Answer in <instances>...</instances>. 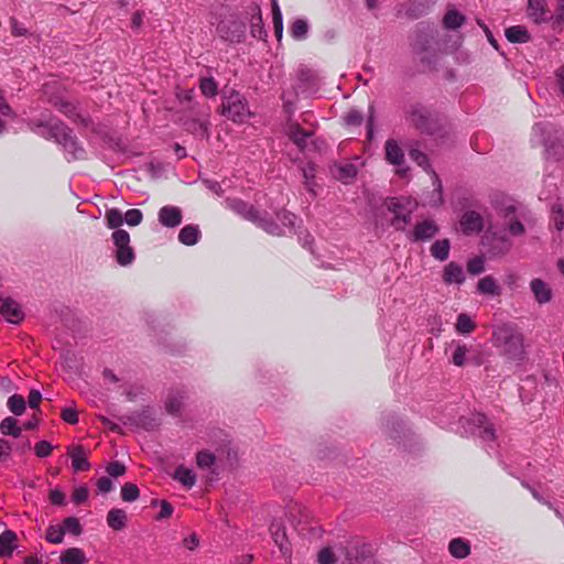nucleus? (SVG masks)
Returning <instances> with one entry per match:
<instances>
[{"mask_svg":"<svg viewBox=\"0 0 564 564\" xmlns=\"http://www.w3.org/2000/svg\"><path fill=\"white\" fill-rule=\"evenodd\" d=\"M491 344L508 365L519 367L528 358L524 336L513 325L502 324L495 327Z\"/></svg>","mask_w":564,"mask_h":564,"instance_id":"nucleus-1","label":"nucleus"},{"mask_svg":"<svg viewBox=\"0 0 564 564\" xmlns=\"http://www.w3.org/2000/svg\"><path fill=\"white\" fill-rule=\"evenodd\" d=\"M30 128L45 139H53L61 144L67 153V160H79L84 158L85 151L72 135V131L57 120H32Z\"/></svg>","mask_w":564,"mask_h":564,"instance_id":"nucleus-2","label":"nucleus"},{"mask_svg":"<svg viewBox=\"0 0 564 564\" xmlns=\"http://www.w3.org/2000/svg\"><path fill=\"white\" fill-rule=\"evenodd\" d=\"M417 203L409 197L391 198L388 202V209L394 215L392 225L397 229H404L411 220V215L415 210Z\"/></svg>","mask_w":564,"mask_h":564,"instance_id":"nucleus-3","label":"nucleus"},{"mask_svg":"<svg viewBox=\"0 0 564 564\" xmlns=\"http://www.w3.org/2000/svg\"><path fill=\"white\" fill-rule=\"evenodd\" d=\"M221 107L223 115L235 122H245L251 116L245 98L234 90L224 97Z\"/></svg>","mask_w":564,"mask_h":564,"instance_id":"nucleus-4","label":"nucleus"},{"mask_svg":"<svg viewBox=\"0 0 564 564\" xmlns=\"http://www.w3.org/2000/svg\"><path fill=\"white\" fill-rule=\"evenodd\" d=\"M358 550L356 547L343 549L338 547L335 551L332 549H323L318 553L319 564H362L357 556Z\"/></svg>","mask_w":564,"mask_h":564,"instance_id":"nucleus-5","label":"nucleus"},{"mask_svg":"<svg viewBox=\"0 0 564 564\" xmlns=\"http://www.w3.org/2000/svg\"><path fill=\"white\" fill-rule=\"evenodd\" d=\"M111 239L115 246V257L117 262L122 265H129L134 260V251L130 246V235L123 229H117L112 232Z\"/></svg>","mask_w":564,"mask_h":564,"instance_id":"nucleus-6","label":"nucleus"},{"mask_svg":"<svg viewBox=\"0 0 564 564\" xmlns=\"http://www.w3.org/2000/svg\"><path fill=\"white\" fill-rule=\"evenodd\" d=\"M232 208L237 213L241 214L245 218L253 223H257L261 228H263L267 232L271 235L281 236L285 232L284 229L279 225L268 221L267 219L260 217L259 212L256 210L252 206L246 204L245 202H234Z\"/></svg>","mask_w":564,"mask_h":564,"instance_id":"nucleus-7","label":"nucleus"},{"mask_svg":"<svg viewBox=\"0 0 564 564\" xmlns=\"http://www.w3.org/2000/svg\"><path fill=\"white\" fill-rule=\"evenodd\" d=\"M481 243L487 248L491 257L503 256L511 249V241L498 232L495 227H489L481 238Z\"/></svg>","mask_w":564,"mask_h":564,"instance_id":"nucleus-8","label":"nucleus"},{"mask_svg":"<svg viewBox=\"0 0 564 564\" xmlns=\"http://www.w3.org/2000/svg\"><path fill=\"white\" fill-rule=\"evenodd\" d=\"M527 15L535 24L546 23L552 19L546 0H528Z\"/></svg>","mask_w":564,"mask_h":564,"instance_id":"nucleus-9","label":"nucleus"},{"mask_svg":"<svg viewBox=\"0 0 564 564\" xmlns=\"http://www.w3.org/2000/svg\"><path fill=\"white\" fill-rule=\"evenodd\" d=\"M386 159L389 163L399 166L397 173L404 176L406 169L401 167L404 163V153L395 140H388L384 145Z\"/></svg>","mask_w":564,"mask_h":564,"instance_id":"nucleus-10","label":"nucleus"},{"mask_svg":"<svg viewBox=\"0 0 564 564\" xmlns=\"http://www.w3.org/2000/svg\"><path fill=\"white\" fill-rule=\"evenodd\" d=\"M459 226L466 235L477 234L484 228V219L475 210L466 212L459 220Z\"/></svg>","mask_w":564,"mask_h":564,"instance_id":"nucleus-11","label":"nucleus"},{"mask_svg":"<svg viewBox=\"0 0 564 564\" xmlns=\"http://www.w3.org/2000/svg\"><path fill=\"white\" fill-rule=\"evenodd\" d=\"M159 221L167 228L177 227L182 223V210L176 206H163L158 214Z\"/></svg>","mask_w":564,"mask_h":564,"instance_id":"nucleus-12","label":"nucleus"},{"mask_svg":"<svg viewBox=\"0 0 564 564\" xmlns=\"http://www.w3.org/2000/svg\"><path fill=\"white\" fill-rule=\"evenodd\" d=\"M0 314L12 324L20 323L24 317L20 305L9 297L1 301Z\"/></svg>","mask_w":564,"mask_h":564,"instance_id":"nucleus-13","label":"nucleus"},{"mask_svg":"<svg viewBox=\"0 0 564 564\" xmlns=\"http://www.w3.org/2000/svg\"><path fill=\"white\" fill-rule=\"evenodd\" d=\"M530 290L539 304H546L552 300V289L542 279H533L530 282Z\"/></svg>","mask_w":564,"mask_h":564,"instance_id":"nucleus-14","label":"nucleus"},{"mask_svg":"<svg viewBox=\"0 0 564 564\" xmlns=\"http://www.w3.org/2000/svg\"><path fill=\"white\" fill-rule=\"evenodd\" d=\"M50 102L72 120L86 124V120L76 111V106L73 102L63 97H52Z\"/></svg>","mask_w":564,"mask_h":564,"instance_id":"nucleus-15","label":"nucleus"},{"mask_svg":"<svg viewBox=\"0 0 564 564\" xmlns=\"http://www.w3.org/2000/svg\"><path fill=\"white\" fill-rule=\"evenodd\" d=\"M473 423L475 425L474 433L481 437L484 441H494L495 440V430L491 423L488 422L487 417L484 414H476L473 417Z\"/></svg>","mask_w":564,"mask_h":564,"instance_id":"nucleus-16","label":"nucleus"},{"mask_svg":"<svg viewBox=\"0 0 564 564\" xmlns=\"http://www.w3.org/2000/svg\"><path fill=\"white\" fill-rule=\"evenodd\" d=\"M270 532L274 543L279 546L283 554L289 552V543L288 536L285 532V528L283 527L281 521H273L270 525Z\"/></svg>","mask_w":564,"mask_h":564,"instance_id":"nucleus-17","label":"nucleus"},{"mask_svg":"<svg viewBox=\"0 0 564 564\" xmlns=\"http://www.w3.org/2000/svg\"><path fill=\"white\" fill-rule=\"evenodd\" d=\"M443 280L446 284H463L465 281L463 268L455 262H449L444 268Z\"/></svg>","mask_w":564,"mask_h":564,"instance_id":"nucleus-18","label":"nucleus"},{"mask_svg":"<svg viewBox=\"0 0 564 564\" xmlns=\"http://www.w3.org/2000/svg\"><path fill=\"white\" fill-rule=\"evenodd\" d=\"M438 228L433 220H423L419 223L413 230V240H427L436 235Z\"/></svg>","mask_w":564,"mask_h":564,"instance_id":"nucleus-19","label":"nucleus"},{"mask_svg":"<svg viewBox=\"0 0 564 564\" xmlns=\"http://www.w3.org/2000/svg\"><path fill=\"white\" fill-rule=\"evenodd\" d=\"M17 534L7 530L0 534V557H11L17 549Z\"/></svg>","mask_w":564,"mask_h":564,"instance_id":"nucleus-20","label":"nucleus"},{"mask_svg":"<svg viewBox=\"0 0 564 564\" xmlns=\"http://www.w3.org/2000/svg\"><path fill=\"white\" fill-rule=\"evenodd\" d=\"M127 512L119 508H113L107 513V524L115 531H121L127 527Z\"/></svg>","mask_w":564,"mask_h":564,"instance_id":"nucleus-21","label":"nucleus"},{"mask_svg":"<svg viewBox=\"0 0 564 564\" xmlns=\"http://www.w3.org/2000/svg\"><path fill=\"white\" fill-rule=\"evenodd\" d=\"M72 466L75 471L88 470L90 465L87 459V453L82 446H76L69 452Z\"/></svg>","mask_w":564,"mask_h":564,"instance_id":"nucleus-22","label":"nucleus"},{"mask_svg":"<svg viewBox=\"0 0 564 564\" xmlns=\"http://www.w3.org/2000/svg\"><path fill=\"white\" fill-rule=\"evenodd\" d=\"M285 133L301 149L305 147L306 139L310 137V133L304 132L295 122H289L285 126Z\"/></svg>","mask_w":564,"mask_h":564,"instance_id":"nucleus-23","label":"nucleus"},{"mask_svg":"<svg viewBox=\"0 0 564 564\" xmlns=\"http://www.w3.org/2000/svg\"><path fill=\"white\" fill-rule=\"evenodd\" d=\"M86 562L87 557L84 551L79 547H69L59 556L61 564H84Z\"/></svg>","mask_w":564,"mask_h":564,"instance_id":"nucleus-24","label":"nucleus"},{"mask_svg":"<svg viewBox=\"0 0 564 564\" xmlns=\"http://www.w3.org/2000/svg\"><path fill=\"white\" fill-rule=\"evenodd\" d=\"M506 37L511 43H527L530 41V34L525 26H510L505 32Z\"/></svg>","mask_w":564,"mask_h":564,"instance_id":"nucleus-25","label":"nucleus"},{"mask_svg":"<svg viewBox=\"0 0 564 564\" xmlns=\"http://www.w3.org/2000/svg\"><path fill=\"white\" fill-rule=\"evenodd\" d=\"M513 214V206L505 208V225L508 227V230L512 236H520L524 232V227L519 220L514 219Z\"/></svg>","mask_w":564,"mask_h":564,"instance_id":"nucleus-26","label":"nucleus"},{"mask_svg":"<svg viewBox=\"0 0 564 564\" xmlns=\"http://www.w3.org/2000/svg\"><path fill=\"white\" fill-rule=\"evenodd\" d=\"M477 291L490 296L500 294V288L491 275H486L478 281Z\"/></svg>","mask_w":564,"mask_h":564,"instance_id":"nucleus-27","label":"nucleus"},{"mask_svg":"<svg viewBox=\"0 0 564 564\" xmlns=\"http://www.w3.org/2000/svg\"><path fill=\"white\" fill-rule=\"evenodd\" d=\"M185 397L182 392H172L167 395L165 401V409L172 415L181 413L184 405Z\"/></svg>","mask_w":564,"mask_h":564,"instance_id":"nucleus-28","label":"nucleus"},{"mask_svg":"<svg viewBox=\"0 0 564 564\" xmlns=\"http://www.w3.org/2000/svg\"><path fill=\"white\" fill-rule=\"evenodd\" d=\"M200 237V231L197 226L187 225L183 227L178 234V240L186 246L195 245Z\"/></svg>","mask_w":564,"mask_h":564,"instance_id":"nucleus-29","label":"nucleus"},{"mask_svg":"<svg viewBox=\"0 0 564 564\" xmlns=\"http://www.w3.org/2000/svg\"><path fill=\"white\" fill-rule=\"evenodd\" d=\"M465 22V17L456 9H448L443 18V25L447 30H456Z\"/></svg>","mask_w":564,"mask_h":564,"instance_id":"nucleus-30","label":"nucleus"},{"mask_svg":"<svg viewBox=\"0 0 564 564\" xmlns=\"http://www.w3.org/2000/svg\"><path fill=\"white\" fill-rule=\"evenodd\" d=\"M174 479L181 482L185 488L191 489L196 484V475L189 468L180 466L174 473Z\"/></svg>","mask_w":564,"mask_h":564,"instance_id":"nucleus-31","label":"nucleus"},{"mask_svg":"<svg viewBox=\"0 0 564 564\" xmlns=\"http://www.w3.org/2000/svg\"><path fill=\"white\" fill-rule=\"evenodd\" d=\"M449 553L456 558H465L470 554L469 543L463 539H454L448 545Z\"/></svg>","mask_w":564,"mask_h":564,"instance_id":"nucleus-32","label":"nucleus"},{"mask_svg":"<svg viewBox=\"0 0 564 564\" xmlns=\"http://www.w3.org/2000/svg\"><path fill=\"white\" fill-rule=\"evenodd\" d=\"M431 177H432V183H433L434 189H433L432 194L429 196V198L426 199V204L432 207H438L440 205L443 204L442 183H441V180L438 178V176L434 172H432Z\"/></svg>","mask_w":564,"mask_h":564,"instance_id":"nucleus-33","label":"nucleus"},{"mask_svg":"<svg viewBox=\"0 0 564 564\" xmlns=\"http://www.w3.org/2000/svg\"><path fill=\"white\" fill-rule=\"evenodd\" d=\"M0 432L3 435L19 437L21 435V427L18 426V421L14 417L7 416L0 422Z\"/></svg>","mask_w":564,"mask_h":564,"instance_id":"nucleus-34","label":"nucleus"},{"mask_svg":"<svg viewBox=\"0 0 564 564\" xmlns=\"http://www.w3.org/2000/svg\"><path fill=\"white\" fill-rule=\"evenodd\" d=\"M271 7L274 33L278 40H281L283 34V18L278 0H271Z\"/></svg>","mask_w":564,"mask_h":564,"instance_id":"nucleus-35","label":"nucleus"},{"mask_svg":"<svg viewBox=\"0 0 564 564\" xmlns=\"http://www.w3.org/2000/svg\"><path fill=\"white\" fill-rule=\"evenodd\" d=\"M105 220L108 228L120 229V226L124 223L123 214L117 208L107 209L105 213Z\"/></svg>","mask_w":564,"mask_h":564,"instance_id":"nucleus-36","label":"nucleus"},{"mask_svg":"<svg viewBox=\"0 0 564 564\" xmlns=\"http://www.w3.org/2000/svg\"><path fill=\"white\" fill-rule=\"evenodd\" d=\"M431 253L440 261L446 260L449 253V241L447 239L435 241L431 247Z\"/></svg>","mask_w":564,"mask_h":564,"instance_id":"nucleus-37","label":"nucleus"},{"mask_svg":"<svg viewBox=\"0 0 564 564\" xmlns=\"http://www.w3.org/2000/svg\"><path fill=\"white\" fill-rule=\"evenodd\" d=\"M308 32V24L304 19H296L291 28L290 33L295 40H304Z\"/></svg>","mask_w":564,"mask_h":564,"instance_id":"nucleus-38","label":"nucleus"},{"mask_svg":"<svg viewBox=\"0 0 564 564\" xmlns=\"http://www.w3.org/2000/svg\"><path fill=\"white\" fill-rule=\"evenodd\" d=\"M7 405L14 415H22L25 411V401L22 395L13 394L8 399Z\"/></svg>","mask_w":564,"mask_h":564,"instance_id":"nucleus-39","label":"nucleus"},{"mask_svg":"<svg viewBox=\"0 0 564 564\" xmlns=\"http://www.w3.org/2000/svg\"><path fill=\"white\" fill-rule=\"evenodd\" d=\"M254 13L251 17V32L253 36L261 39L265 33L262 28V15L259 7H254Z\"/></svg>","mask_w":564,"mask_h":564,"instance_id":"nucleus-40","label":"nucleus"},{"mask_svg":"<svg viewBox=\"0 0 564 564\" xmlns=\"http://www.w3.org/2000/svg\"><path fill=\"white\" fill-rule=\"evenodd\" d=\"M475 329V323L466 314H459L456 322V330L460 334H469Z\"/></svg>","mask_w":564,"mask_h":564,"instance_id":"nucleus-41","label":"nucleus"},{"mask_svg":"<svg viewBox=\"0 0 564 564\" xmlns=\"http://www.w3.org/2000/svg\"><path fill=\"white\" fill-rule=\"evenodd\" d=\"M61 527L62 529H64V534L70 533L73 535L78 536L82 534L83 531L79 520L75 517L66 518Z\"/></svg>","mask_w":564,"mask_h":564,"instance_id":"nucleus-42","label":"nucleus"},{"mask_svg":"<svg viewBox=\"0 0 564 564\" xmlns=\"http://www.w3.org/2000/svg\"><path fill=\"white\" fill-rule=\"evenodd\" d=\"M429 120V113L424 109H414L411 112V121L421 130H426V122Z\"/></svg>","mask_w":564,"mask_h":564,"instance_id":"nucleus-43","label":"nucleus"},{"mask_svg":"<svg viewBox=\"0 0 564 564\" xmlns=\"http://www.w3.org/2000/svg\"><path fill=\"white\" fill-rule=\"evenodd\" d=\"M121 498L127 502L135 501L139 498V488L134 484H124L121 488Z\"/></svg>","mask_w":564,"mask_h":564,"instance_id":"nucleus-44","label":"nucleus"},{"mask_svg":"<svg viewBox=\"0 0 564 564\" xmlns=\"http://www.w3.org/2000/svg\"><path fill=\"white\" fill-rule=\"evenodd\" d=\"M196 463L202 469H210L215 464V456L206 451L199 452L196 456Z\"/></svg>","mask_w":564,"mask_h":564,"instance_id":"nucleus-45","label":"nucleus"},{"mask_svg":"<svg viewBox=\"0 0 564 564\" xmlns=\"http://www.w3.org/2000/svg\"><path fill=\"white\" fill-rule=\"evenodd\" d=\"M64 539V529L61 525H51L46 531V540L54 544H59Z\"/></svg>","mask_w":564,"mask_h":564,"instance_id":"nucleus-46","label":"nucleus"},{"mask_svg":"<svg viewBox=\"0 0 564 564\" xmlns=\"http://www.w3.org/2000/svg\"><path fill=\"white\" fill-rule=\"evenodd\" d=\"M199 88L202 93L207 97H214L217 95L218 87L216 82L212 77L203 78L200 80Z\"/></svg>","mask_w":564,"mask_h":564,"instance_id":"nucleus-47","label":"nucleus"},{"mask_svg":"<svg viewBox=\"0 0 564 564\" xmlns=\"http://www.w3.org/2000/svg\"><path fill=\"white\" fill-rule=\"evenodd\" d=\"M123 219L128 226H138L143 219V214L140 209H129L123 214Z\"/></svg>","mask_w":564,"mask_h":564,"instance_id":"nucleus-48","label":"nucleus"},{"mask_svg":"<svg viewBox=\"0 0 564 564\" xmlns=\"http://www.w3.org/2000/svg\"><path fill=\"white\" fill-rule=\"evenodd\" d=\"M467 352L468 349L465 345H457L452 357L453 364L458 367L464 366Z\"/></svg>","mask_w":564,"mask_h":564,"instance_id":"nucleus-49","label":"nucleus"},{"mask_svg":"<svg viewBox=\"0 0 564 564\" xmlns=\"http://www.w3.org/2000/svg\"><path fill=\"white\" fill-rule=\"evenodd\" d=\"M467 270L470 274L477 275L485 271V260L476 257L467 262Z\"/></svg>","mask_w":564,"mask_h":564,"instance_id":"nucleus-50","label":"nucleus"},{"mask_svg":"<svg viewBox=\"0 0 564 564\" xmlns=\"http://www.w3.org/2000/svg\"><path fill=\"white\" fill-rule=\"evenodd\" d=\"M106 470L110 477L117 478L124 475L126 466L119 462H112L107 466Z\"/></svg>","mask_w":564,"mask_h":564,"instance_id":"nucleus-51","label":"nucleus"},{"mask_svg":"<svg viewBox=\"0 0 564 564\" xmlns=\"http://www.w3.org/2000/svg\"><path fill=\"white\" fill-rule=\"evenodd\" d=\"M88 489L85 486L76 487L73 491L72 499L75 503L79 505L87 500Z\"/></svg>","mask_w":564,"mask_h":564,"instance_id":"nucleus-52","label":"nucleus"},{"mask_svg":"<svg viewBox=\"0 0 564 564\" xmlns=\"http://www.w3.org/2000/svg\"><path fill=\"white\" fill-rule=\"evenodd\" d=\"M34 449H35V454L39 457L43 458V457H47L51 454L53 447L48 442L41 441V442L36 443Z\"/></svg>","mask_w":564,"mask_h":564,"instance_id":"nucleus-53","label":"nucleus"},{"mask_svg":"<svg viewBox=\"0 0 564 564\" xmlns=\"http://www.w3.org/2000/svg\"><path fill=\"white\" fill-rule=\"evenodd\" d=\"M362 120V116L358 110H350L345 116V122L348 126H360Z\"/></svg>","mask_w":564,"mask_h":564,"instance_id":"nucleus-54","label":"nucleus"},{"mask_svg":"<svg viewBox=\"0 0 564 564\" xmlns=\"http://www.w3.org/2000/svg\"><path fill=\"white\" fill-rule=\"evenodd\" d=\"M62 419L68 424H76L78 422V413L74 408H66L62 411Z\"/></svg>","mask_w":564,"mask_h":564,"instance_id":"nucleus-55","label":"nucleus"},{"mask_svg":"<svg viewBox=\"0 0 564 564\" xmlns=\"http://www.w3.org/2000/svg\"><path fill=\"white\" fill-rule=\"evenodd\" d=\"M356 173H357L356 167L354 165L347 164L339 169L338 177L341 181L347 182L348 180L354 178Z\"/></svg>","mask_w":564,"mask_h":564,"instance_id":"nucleus-56","label":"nucleus"},{"mask_svg":"<svg viewBox=\"0 0 564 564\" xmlns=\"http://www.w3.org/2000/svg\"><path fill=\"white\" fill-rule=\"evenodd\" d=\"M113 484L109 477H101L97 481V489L100 494H108L112 490Z\"/></svg>","mask_w":564,"mask_h":564,"instance_id":"nucleus-57","label":"nucleus"},{"mask_svg":"<svg viewBox=\"0 0 564 564\" xmlns=\"http://www.w3.org/2000/svg\"><path fill=\"white\" fill-rule=\"evenodd\" d=\"M553 226L556 230L561 231L564 227V214L562 208H553Z\"/></svg>","mask_w":564,"mask_h":564,"instance_id":"nucleus-58","label":"nucleus"},{"mask_svg":"<svg viewBox=\"0 0 564 564\" xmlns=\"http://www.w3.org/2000/svg\"><path fill=\"white\" fill-rule=\"evenodd\" d=\"M50 500L53 505L63 506L65 503V496L58 489H53L50 492Z\"/></svg>","mask_w":564,"mask_h":564,"instance_id":"nucleus-59","label":"nucleus"},{"mask_svg":"<svg viewBox=\"0 0 564 564\" xmlns=\"http://www.w3.org/2000/svg\"><path fill=\"white\" fill-rule=\"evenodd\" d=\"M41 400H42L41 392L37 390H31V392L29 394V400H28L29 406L31 409H37Z\"/></svg>","mask_w":564,"mask_h":564,"instance_id":"nucleus-60","label":"nucleus"},{"mask_svg":"<svg viewBox=\"0 0 564 564\" xmlns=\"http://www.w3.org/2000/svg\"><path fill=\"white\" fill-rule=\"evenodd\" d=\"M199 544V540L196 534H191L183 540V545L189 551L195 550Z\"/></svg>","mask_w":564,"mask_h":564,"instance_id":"nucleus-61","label":"nucleus"},{"mask_svg":"<svg viewBox=\"0 0 564 564\" xmlns=\"http://www.w3.org/2000/svg\"><path fill=\"white\" fill-rule=\"evenodd\" d=\"M278 217L281 219L284 227H293L296 219L295 215L286 212L279 214Z\"/></svg>","mask_w":564,"mask_h":564,"instance_id":"nucleus-62","label":"nucleus"},{"mask_svg":"<svg viewBox=\"0 0 564 564\" xmlns=\"http://www.w3.org/2000/svg\"><path fill=\"white\" fill-rule=\"evenodd\" d=\"M173 513V508L167 501L161 502V511L159 513V519H165L171 517Z\"/></svg>","mask_w":564,"mask_h":564,"instance_id":"nucleus-63","label":"nucleus"},{"mask_svg":"<svg viewBox=\"0 0 564 564\" xmlns=\"http://www.w3.org/2000/svg\"><path fill=\"white\" fill-rule=\"evenodd\" d=\"M557 85L561 93L564 95V67H561L556 72Z\"/></svg>","mask_w":564,"mask_h":564,"instance_id":"nucleus-64","label":"nucleus"}]
</instances>
